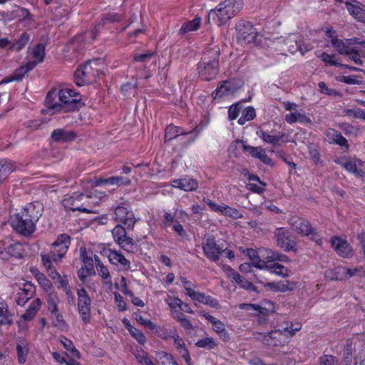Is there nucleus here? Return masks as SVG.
Returning <instances> with one entry per match:
<instances>
[{
	"mask_svg": "<svg viewBox=\"0 0 365 365\" xmlns=\"http://www.w3.org/2000/svg\"><path fill=\"white\" fill-rule=\"evenodd\" d=\"M78 93L69 88L50 91L46 98V105L52 113H67L78 110L83 106Z\"/></svg>",
	"mask_w": 365,
	"mask_h": 365,
	"instance_id": "f257e3e1",
	"label": "nucleus"
},
{
	"mask_svg": "<svg viewBox=\"0 0 365 365\" xmlns=\"http://www.w3.org/2000/svg\"><path fill=\"white\" fill-rule=\"evenodd\" d=\"M41 216L34 205L29 204L11 218V226L19 233L27 236L35 231V223Z\"/></svg>",
	"mask_w": 365,
	"mask_h": 365,
	"instance_id": "f03ea898",
	"label": "nucleus"
},
{
	"mask_svg": "<svg viewBox=\"0 0 365 365\" xmlns=\"http://www.w3.org/2000/svg\"><path fill=\"white\" fill-rule=\"evenodd\" d=\"M242 0H225L208 13L207 22L220 26L235 16L242 8Z\"/></svg>",
	"mask_w": 365,
	"mask_h": 365,
	"instance_id": "7ed1b4c3",
	"label": "nucleus"
},
{
	"mask_svg": "<svg viewBox=\"0 0 365 365\" xmlns=\"http://www.w3.org/2000/svg\"><path fill=\"white\" fill-rule=\"evenodd\" d=\"M302 328L300 324H297L294 327L293 324L287 323L285 327L281 329H275L267 334H258L262 336V339L257 337L264 344L269 346H284L288 342V339L293 336L296 331H299Z\"/></svg>",
	"mask_w": 365,
	"mask_h": 365,
	"instance_id": "20e7f679",
	"label": "nucleus"
},
{
	"mask_svg": "<svg viewBox=\"0 0 365 365\" xmlns=\"http://www.w3.org/2000/svg\"><path fill=\"white\" fill-rule=\"evenodd\" d=\"M202 245L205 256L212 261L218 260L220 255L227 249L225 242L217 243L215 237L210 235L204 236Z\"/></svg>",
	"mask_w": 365,
	"mask_h": 365,
	"instance_id": "39448f33",
	"label": "nucleus"
},
{
	"mask_svg": "<svg viewBox=\"0 0 365 365\" xmlns=\"http://www.w3.org/2000/svg\"><path fill=\"white\" fill-rule=\"evenodd\" d=\"M93 64L96 65L97 62L89 61L77 69L74 74L76 85L81 86L96 81L98 70Z\"/></svg>",
	"mask_w": 365,
	"mask_h": 365,
	"instance_id": "423d86ee",
	"label": "nucleus"
},
{
	"mask_svg": "<svg viewBox=\"0 0 365 365\" xmlns=\"http://www.w3.org/2000/svg\"><path fill=\"white\" fill-rule=\"evenodd\" d=\"M71 243V237L66 234L58 236L56 240L52 244L48 255L55 262L60 261L66 254Z\"/></svg>",
	"mask_w": 365,
	"mask_h": 365,
	"instance_id": "0eeeda50",
	"label": "nucleus"
},
{
	"mask_svg": "<svg viewBox=\"0 0 365 365\" xmlns=\"http://www.w3.org/2000/svg\"><path fill=\"white\" fill-rule=\"evenodd\" d=\"M90 198L91 197L88 195L75 192L71 196L66 197L63 200V203L66 208L70 209L73 211L78 210L86 213H91L93 212V211L85 206L87 205Z\"/></svg>",
	"mask_w": 365,
	"mask_h": 365,
	"instance_id": "6e6552de",
	"label": "nucleus"
},
{
	"mask_svg": "<svg viewBox=\"0 0 365 365\" xmlns=\"http://www.w3.org/2000/svg\"><path fill=\"white\" fill-rule=\"evenodd\" d=\"M78 302L77 307L79 314L84 324H88L91 321V299L84 288L77 291Z\"/></svg>",
	"mask_w": 365,
	"mask_h": 365,
	"instance_id": "1a4fd4ad",
	"label": "nucleus"
},
{
	"mask_svg": "<svg viewBox=\"0 0 365 365\" xmlns=\"http://www.w3.org/2000/svg\"><path fill=\"white\" fill-rule=\"evenodd\" d=\"M237 38L242 44L254 42L257 37V31L252 24L248 21H240L236 26Z\"/></svg>",
	"mask_w": 365,
	"mask_h": 365,
	"instance_id": "9d476101",
	"label": "nucleus"
},
{
	"mask_svg": "<svg viewBox=\"0 0 365 365\" xmlns=\"http://www.w3.org/2000/svg\"><path fill=\"white\" fill-rule=\"evenodd\" d=\"M115 219L117 222L123 224L128 230H133L136 222L133 211L123 206H118L115 208Z\"/></svg>",
	"mask_w": 365,
	"mask_h": 365,
	"instance_id": "9b49d317",
	"label": "nucleus"
},
{
	"mask_svg": "<svg viewBox=\"0 0 365 365\" xmlns=\"http://www.w3.org/2000/svg\"><path fill=\"white\" fill-rule=\"evenodd\" d=\"M293 231L302 235H309L314 232L309 222L299 216H292L288 220Z\"/></svg>",
	"mask_w": 365,
	"mask_h": 365,
	"instance_id": "f8f14e48",
	"label": "nucleus"
},
{
	"mask_svg": "<svg viewBox=\"0 0 365 365\" xmlns=\"http://www.w3.org/2000/svg\"><path fill=\"white\" fill-rule=\"evenodd\" d=\"M239 307L241 309L257 312V323L260 325L265 324L267 322L268 317L272 312L268 309L255 304L242 303L239 305Z\"/></svg>",
	"mask_w": 365,
	"mask_h": 365,
	"instance_id": "ddd939ff",
	"label": "nucleus"
},
{
	"mask_svg": "<svg viewBox=\"0 0 365 365\" xmlns=\"http://www.w3.org/2000/svg\"><path fill=\"white\" fill-rule=\"evenodd\" d=\"M331 247L341 257L348 258L353 255V250L346 240L339 237H334L331 240Z\"/></svg>",
	"mask_w": 365,
	"mask_h": 365,
	"instance_id": "4468645a",
	"label": "nucleus"
},
{
	"mask_svg": "<svg viewBox=\"0 0 365 365\" xmlns=\"http://www.w3.org/2000/svg\"><path fill=\"white\" fill-rule=\"evenodd\" d=\"M36 291V287L30 282L23 284L22 287H19L16 302L20 306H24L32 297Z\"/></svg>",
	"mask_w": 365,
	"mask_h": 365,
	"instance_id": "2eb2a0df",
	"label": "nucleus"
},
{
	"mask_svg": "<svg viewBox=\"0 0 365 365\" xmlns=\"http://www.w3.org/2000/svg\"><path fill=\"white\" fill-rule=\"evenodd\" d=\"M218 66L212 63L199 62L197 66V71L199 76L205 81H210L215 78L218 73Z\"/></svg>",
	"mask_w": 365,
	"mask_h": 365,
	"instance_id": "dca6fc26",
	"label": "nucleus"
},
{
	"mask_svg": "<svg viewBox=\"0 0 365 365\" xmlns=\"http://www.w3.org/2000/svg\"><path fill=\"white\" fill-rule=\"evenodd\" d=\"M277 237V245L284 249V251L294 250L295 242L291 240L288 232L283 228L277 229L275 233Z\"/></svg>",
	"mask_w": 365,
	"mask_h": 365,
	"instance_id": "f3484780",
	"label": "nucleus"
},
{
	"mask_svg": "<svg viewBox=\"0 0 365 365\" xmlns=\"http://www.w3.org/2000/svg\"><path fill=\"white\" fill-rule=\"evenodd\" d=\"M44 50L45 48L41 43L37 44L33 50V58L34 60L27 63L26 66H21L19 70L24 71V73H26L33 69L38 63L43 61L45 55Z\"/></svg>",
	"mask_w": 365,
	"mask_h": 365,
	"instance_id": "a211bd4d",
	"label": "nucleus"
},
{
	"mask_svg": "<svg viewBox=\"0 0 365 365\" xmlns=\"http://www.w3.org/2000/svg\"><path fill=\"white\" fill-rule=\"evenodd\" d=\"M220 48L216 45H211L202 54L200 63L204 64L212 63L219 65Z\"/></svg>",
	"mask_w": 365,
	"mask_h": 365,
	"instance_id": "6ab92c4d",
	"label": "nucleus"
},
{
	"mask_svg": "<svg viewBox=\"0 0 365 365\" xmlns=\"http://www.w3.org/2000/svg\"><path fill=\"white\" fill-rule=\"evenodd\" d=\"M240 87L232 81H223L215 90V98L233 94Z\"/></svg>",
	"mask_w": 365,
	"mask_h": 365,
	"instance_id": "aec40b11",
	"label": "nucleus"
},
{
	"mask_svg": "<svg viewBox=\"0 0 365 365\" xmlns=\"http://www.w3.org/2000/svg\"><path fill=\"white\" fill-rule=\"evenodd\" d=\"M343 167L349 172L353 173L358 177L365 175V166L359 159H353L343 164Z\"/></svg>",
	"mask_w": 365,
	"mask_h": 365,
	"instance_id": "412c9836",
	"label": "nucleus"
},
{
	"mask_svg": "<svg viewBox=\"0 0 365 365\" xmlns=\"http://www.w3.org/2000/svg\"><path fill=\"white\" fill-rule=\"evenodd\" d=\"M243 150L249 152L254 158L259 159L266 165H271L272 160L267 156L265 150L262 147H253L250 145H243Z\"/></svg>",
	"mask_w": 365,
	"mask_h": 365,
	"instance_id": "4be33fe9",
	"label": "nucleus"
},
{
	"mask_svg": "<svg viewBox=\"0 0 365 365\" xmlns=\"http://www.w3.org/2000/svg\"><path fill=\"white\" fill-rule=\"evenodd\" d=\"M172 185L173 187L180 188L186 192L195 190L198 187L197 182L189 178L175 180L173 181Z\"/></svg>",
	"mask_w": 365,
	"mask_h": 365,
	"instance_id": "5701e85b",
	"label": "nucleus"
},
{
	"mask_svg": "<svg viewBox=\"0 0 365 365\" xmlns=\"http://www.w3.org/2000/svg\"><path fill=\"white\" fill-rule=\"evenodd\" d=\"M243 252L249 257L254 267L260 269L267 267L266 262L262 260L259 255V248L257 250L248 248L244 250Z\"/></svg>",
	"mask_w": 365,
	"mask_h": 365,
	"instance_id": "b1692460",
	"label": "nucleus"
},
{
	"mask_svg": "<svg viewBox=\"0 0 365 365\" xmlns=\"http://www.w3.org/2000/svg\"><path fill=\"white\" fill-rule=\"evenodd\" d=\"M41 306V300L37 298L34 299L30 304L29 307L26 309L24 314L21 316V320L19 324V326L21 327V320L25 322L32 320L36 316L37 312L40 309Z\"/></svg>",
	"mask_w": 365,
	"mask_h": 365,
	"instance_id": "393cba45",
	"label": "nucleus"
},
{
	"mask_svg": "<svg viewBox=\"0 0 365 365\" xmlns=\"http://www.w3.org/2000/svg\"><path fill=\"white\" fill-rule=\"evenodd\" d=\"M345 5L351 16L358 21L365 24V5L360 7L348 1L345 2Z\"/></svg>",
	"mask_w": 365,
	"mask_h": 365,
	"instance_id": "a878e982",
	"label": "nucleus"
},
{
	"mask_svg": "<svg viewBox=\"0 0 365 365\" xmlns=\"http://www.w3.org/2000/svg\"><path fill=\"white\" fill-rule=\"evenodd\" d=\"M325 135L330 143L338 144L340 146L349 148L347 140L342 136L341 133L334 129L329 128L325 131Z\"/></svg>",
	"mask_w": 365,
	"mask_h": 365,
	"instance_id": "bb28decb",
	"label": "nucleus"
},
{
	"mask_svg": "<svg viewBox=\"0 0 365 365\" xmlns=\"http://www.w3.org/2000/svg\"><path fill=\"white\" fill-rule=\"evenodd\" d=\"M110 263L115 265L120 264L122 269L128 270L130 269V262L122 254L115 250H111L108 255Z\"/></svg>",
	"mask_w": 365,
	"mask_h": 365,
	"instance_id": "cd10ccee",
	"label": "nucleus"
},
{
	"mask_svg": "<svg viewBox=\"0 0 365 365\" xmlns=\"http://www.w3.org/2000/svg\"><path fill=\"white\" fill-rule=\"evenodd\" d=\"M76 134L72 130L65 129H56L52 132L51 138L56 142L73 140L76 138Z\"/></svg>",
	"mask_w": 365,
	"mask_h": 365,
	"instance_id": "c85d7f7f",
	"label": "nucleus"
},
{
	"mask_svg": "<svg viewBox=\"0 0 365 365\" xmlns=\"http://www.w3.org/2000/svg\"><path fill=\"white\" fill-rule=\"evenodd\" d=\"M193 297L194 300L200 303H202L217 309H220L218 301L210 295H205L204 293L199 292V294H194Z\"/></svg>",
	"mask_w": 365,
	"mask_h": 365,
	"instance_id": "c756f323",
	"label": "nucleus"
},
{
	"mask_svg": "<svg viewBox=\"0 0 365 365\" xmlns=\"http://www.w3.org/2000/svg\"><path fill=\"white\" fill-rule=\"evenodd\" d=\"M173 337L174 339V345L178 349L180 354L185 359L186 363L190 364L191 359L182 339H181L178 334L173 335Z\"/></svg>",
	"mask_w": 365,
	"mask_h": 365,
	"instance_id": "7c9ffc66",
	"label": "nucleus"
},
{
	"mask_svg": "<svg viewBox=\"0 0 365 365\" xmlns=\"http://www.w3.org/2000/svg\"><path fill=\"white\" fill-rule=\"evenodd\" d=\"M257 135L265 143L272 145L273 146H279L280 140L282 139L284 135H273L267 133L263 130L257 131Z\"/></svg>",
	"mask_w": 365,
	"mask_h": 365,
	"instance_id": "2f4dec72",
	"label": "nucleus"
},
{
	"mask_svg": "<svg viewBox=\"0 0 365 365\" xmlns=\"http://www.w3.org/2000/svg\"><path fill=\"white\" fill-rule=\"evenodd\" d=\"M14 163L8 159L0 160V180L2 182L14 170Z\"/></svg>",
	"mask_w": 365,
	"mask_h": 365,
	"instance_id": "473e14b6",
	"label": "nucleus"
},
{
	"mask_svg": "<svg viewBox=\"0 0 365 365\" xmlns=\"http://www.w3.org/2000/svg\"><path fill=\"white\" fill-rule=\"evenodd\" d=\"M12 322V316L9 311L7 304L0 299V324L9 325Z\"/></svg>",
	"mask_w": 365,
	"mask_h": 365,
	"instance_id": "72a5a7b5",
	"label": "nucleus"
},
{
	"mask_svg": "<svg viewBox=\"0 0 365 365\" xmlns=\"http://www.w3.org/2000/svg\"><path fill=\"white\" fill-rule=\"evenodd\" d=\"M230 277H232V280L238 284L242 288L247 290L256 289V287L252 282L244 279L242 276L240 275L239 273L236 272L235 271L231 270Z\"/></svg>",
	"mask_w": 365,
	"mask_h": 365,
	"instance_id": "f704fd0d",
	"label": "nucleus"
},
{
	"mask_svg": "<svg viewBox=\"0 0 365 365\" xmlns=\"http://www.w3.org/2000/svg\"><path fill=\"white\" fill-rule=\"evenodd\" d=\"M325 278L330 281H338L344 279V267H337L328 269L324 273Z\"/></svg>",
	"mask_w": 365,
	"mask_h": 365,
	"instance_id": "c9c22d12",
	"label": "nucleus"
},
{
	"mask_svg": "<svg viewBox=\"0 0 365 365\" xmlns=\"http://www.w3.org/2000/svg\"><path fill=\"white\" fill-rule=\"evenodd\" d=\"M264 269H268L272 273L282 277H287L290 274V271L288 269L279 263L267 264V267L264 268Z\"/></svg>",
	"mask_w": 365,
	"mask_h": 365,
	"instance_id": "e433bc0d",
	"label": "nucleus"
},
{
	"mask_svg": "<svg viewBox=\"0 0 365 365\" xmlns=\"http://www.w3.org/2000/svg\"><path fill=\"white\" fill-rule=\"evenodd\" d=\"M41 260L43 266L46 268L48 275L53 279H57L61 276L52 265V259L48 255H41Z\"/></svg>",
	"mask_w": 365,
	"mask_h": 365,
	"instance_id": "4c0bfd02",
	"label": "nucleus"
},
{
	"mask_svg": "<svg viewBox=\"0 0 365 365\" xmlns=\"http://www.w3.org/2000/svg\"><path fill=\"white\" fill-rule=\"evenodd\" d=\"M212 329L219 335V337L224 341H228L230 339V334L226 331L225 324L220 320H217L212 324Z\"/></svg>",
	"mask_w": 365,
	"mask_h": 365,
	"instance_id": "58836bf2",
	"label": "nucleus"
},
{
	"mask_svg": "<svg viewBox=\"0 0 365 365\" xmlns=\"http://www.w3.org/2000/svg\"><path fill=\"white\" fill-rule=\"evenodd\" d=\"M285 120L289 123H294L295 122H300V123H310L311 122L309 118H308L304 114L297 113V110L295 112L291 113L290 114L286 115Z\"/></svg>",
	"mask_w": 365,
	"mask_h": 365,
	"instance_id": "ea45409f",
	"label": "nucleus"
},
{
	"mask_svg": "<svg viewBox=\"0 0 365 365\" xmlns=\"http://www.w3.org/2000/svg\"><path fill=\"white\" fill-rule=\"evenodd\" d=\"M189 133H184L180 129L173 125H168L165 129V141L171 140L180 135H186Z\"/></svg>",
	"mask_w": 365,
	"mask_h": 365,
	"instance_id": "a19ab883",
	"label": "nucleus"
},
{
	"mask_svg": "<svg viewBox=\"0 0 365 365\" xmlns=\"http://www.w3.org/2000/svg\"><path fill=\"white\" fill-rule=\"evenodd\" d=\"M218 342L212 337H205L198 340L195 343V346L199 348H205L209 350L217 347Z\"/></svg>",
	"mask_w": 365,
	"mask_h": 365,
	"instance_id": "79ce46f5",
	"label": "nucleus"
},
{
	"mask_svg": "<svg viewBox=\"0 0 365 365\" xmlns=\"http://www.w3.org/2000/svg\"><path fill=\"white\" fill-rule=\"evenodd\" d=\"M157 360L158 365H178L176 361L174 360L172 355L165 351L158 353Z\"/></svg>",
	"mask_w": 365,
	"mask_h": 365,
	"instance_id": "37998d69",
	"label": "nucleus"
},
{
	"mask_svg": "<svg viewBox=\"0 0 365 365\" xmlns=\"http://www.w3.org/2000/svg\"><path fill=\"white\" fill-rule=\"evenodd\" d=\"M106 184L116 185L118 186H127L131 183V180L125 177L113 176L106 178L104 180Z\"/></svg>",
	"mask_w": 365,
	"mask_h": 365,
	"instance_id": "c03bdc74",
	"label": "nucleus"
},
{
	"mask_svg": "<svg viewBox=\"0 0 365 365\" xmlns=\"http://www.w3.org/2000/svg\"><path fill=\"white\" fill-rule=\"evenodd\" d=\"M117 244L122 249L129 252H134V251L137 250V245L133 240L127 235Z\"/></svg>",
	"mask_w": 365,
	"mask_h": 365,
	"instance_id": "a18cd8bd",
	"label": "nucleus"
},
{
	"mask_svg": "<svg viewBox=\"0 0 365 365\" xmlns=\"http://www.w3.org/2000/svg\"><path fill=\"white\" fill-rule=\"evenodd\" d=\"M256 116L255 110L252 107H247L243 110L242 116L238 119L240 125H244L247 121L254 119Z\"/></svg>",
	"mask_w": 365,
	"mask_h": 365,
	"instance_id": "49530a36",
	"label": "nucleus"
},
{
	"mask_svg": "<svg viewBox=\"0 0 365 365\" xmlns=\"http://www.w3.org/2000/svg\"><path fill=\"white\" fill-rule=\"evenodd\" d=\"M200 18H195L192 21L185 23L180 29V34H184L188 31L197 30L200 26Z\"/></svg>",
	"mask_w": 365,
	"mask_h": 365,
	"instance_id": "de8ad7c7",
	"label": "nucleus"
},
{
	"mask_svg": "<svg viewBox=\"0 0 365 365\" xmlns=\"http://www.w3.org/2000/svg\"><path fill=\"white\" fill-rule=\"evenodd\" d=\"M96 269L98 272V274L104 280V283L106 284L111 285V277L107 267H106L102 263L98 261V264H96Z\"/></svg>",
	"mask_w": 365,
	"mask_h": 365,
	"instance_id": "09e8293b",
	"label": "nucleus"
},
{
	"mask_svg": "<svg viewBox=\"0 0 365 365\" xmlns=\"http://www.w3.org/2000/svg\"><path fill=\"white\" fill-rule=\"evenodd\" d=\"M331 43L339 54L346 55L351 48V47L346 45L342 40L339 39L337 36L332 38Z\"/></svg>",
	"mask_w": 365,
	"mask_h": 365,
	"instance_id": "8fccbe9b",
	"label": "nucleus"
},
{
	"mask_svg": "<svg viewBox=\"0 0 365 365\" xmlns=\"http://www.w3.org/2000/svg\"><path fill=\"white\" fill-rule=\"evenodd\" d=\"M111 233L113 238L116 243H118L127 235L125 228L120 224L115 226V227L111 230Z\"/></svg>",
	"mask_w": 365,
	"mask_h": 365,
	"instance_id": "3c124183",
	"label": "nucleus"
},
{
	"mask_svg": "<svg viewBox=\"0 0 365 365\" xmlns=\"http://www.w3.org/2000/svg\"><path fill=\"white\" fill-rule=\"evenodd\" d=\"M276 252L264 247L259 248V255L262 260L265 261L267 264L269 262H274V258L276 257Z\"/></svg>",
	"mask_w": 365,
	"mask_h": 365,
	"instance_id": "603ef678",
	"label": "nucleus"
},
{
	"mask_svg": "<svg viewBox=\"0 0 365 365\" xmlns=\"http://www.w3.org/2000/svg\"><path fill=\"white\" fill-rule=\"evenodd\" d=\"M16 351L18 355V361L23 364L26 362V356L29 353V349L24 343L18 344L16 346Z\"/></svg>",
	"mask_w": 365,
	"mask_h": 365,
	"instance_id": "864d4df0",
	"label": "nucleus"
},
{
	"mask_svg": "<svg viewBox=\"0 0 365 365\" xmlns=\"http://www.w3.org/2000/svg\"><path fill=\"white\" fill-rule=\"evenodd\" d=\"M30 39L29 35L24 32L21 34L20 37L14 42V50L17 51H21L29 43Z\"/></svg>",
	"mask_w": 365,
	"mask_h": 365,
	"instance_id": "5fc2aeb1",
	"label": "nucleus"
},
{
	"mask_svg": "<svg viewBox=\"0 0 365 365\" xmlns=\"http://www.w3.org/2000/svg\"><path fill=\"white\" fill-rule=\"evenodd\" d=\"M61 342L62 343L63 346L66 349L71 351L73 357H75L76 359L80 358L81 355L79 351L75 348L71 340L67 339L66 338L64 337L63 339L61 341Z\"/></svg>",
	"mask_w": 365,
	"mask_h": 365,
	"instance_id": "6e6d98bb",
	"label": "nucleus"
},
{
	"mask_svg": "<svg viewBox=\"0 0 365 365\" xmlns=\"http://www.w3.org/2000/svg\"><path fill=\"white\" fill-rule=\"evenodd\" d=\"M340 127L346 135L356 137L359 133V128L349 123H343Z\"/></svg>",
	"mask_w": 365,
	"mask_h": 365,
	"instance_id": "4d7b16f0",
	"label": "nucleus"
},
{
	"mask_svg": "<svg viewBox=\"0 0 365 365\" xmlns=\"http://www.w3.org/2000/svg\"><path fill=\"white\" fill-rule=\"evenodd\" d=\"M58 299L56 295L50 294L48 298V309L51 314L56 313L58 312Z\"/></svg>",
	"mask_w": 365,
	"mask_h": 365,
	"instance_id": "13d9d810",
	"label": "nucleus"
},
{
	"mask_svg": "<svg viewBox=\"0 0 365 365\" xmlns=\"http://www.w3.org/2000/svg\"><path fill=\"white\" fill-rule=\"evenodd\" d=\"M320 93L329 96H339V92L336 90L329 88L324 82H319L318 83Z\"/></svg>",
	"mask_w": 365,
	"mask_h": 365,
	"instance_id": "bf43d9fd",
	"label": "nucleus"
},
{
	"mask_svg": "<svg viewBox=\"0 0 365 365\" xmlns=\"http://www.w3.org/2000/svg\"><path fill=\"white\" fill-rule=\"evenodd\" d=\"M129 331L130 334L135 337L139 343L141 344H144L146 338L140 330L135 328L134 327H130V328H129Z\"/></svg>",
	"mask_w": 365,
	"mask_h": 365,
	"instance_id": "052dcab7",
	"label": "nucleus"
},
{
	"mask_svg": "<svg viewBox=\"0 0 365 365\" xmlns=\"http://www.w3.org/2000/svg\"><path fill=\"white\" fill-rule=\"evenodd\" d=\"M338 359L331 355H324L320 358L319 365H337Z\"/></svg>",
	"mask_w": 365,
	"mask_h": 365,
	"instance_id": "680f3d73",
	"label": "nucleus"
},
{
	"mask_svg": "<svg viewBox=\"0 0 365 365\" xmlns=\"http://www.w3.org/2000/svg\"><path fill=\"white\" fill-rule=\"evenodd\" d=\"M348 52L349 53H346V55L349 56L351 60H352L357 65H363V62L360 58V55L358 51L351 48Z\"/></svg>",
	"mask_w": 365,
	"mask_h": 365,
	"instance_id": "e2e57ef3",
	"label": "nucleus"
},
{
	"mask_svg": "<svg viewBox=\"0 0 365 365\" xmlns=\"http://www.w3.org/2000/svg\"><path fill=\"white\" fill-rule=\"evenodd\" d=\"M339 81L347 84H361V81L358 79L356 76H342L339 77Z\"/></svg>",
	"mask_w": 365,
	"mask_h": 365,
	"instance_id": "0e129e2a",
	"label": "nucleus"
},
{
	"mask_svg": "<svg viewBox=\"0 0 365 365\" xmlns=\"http://www.w3.org/2000/svg\"><path fill=\"white\" fill-rule=\"evenodd\" d=\"M97 26H95L91 31H86L83 34L84 41L86 42H91L96 39L98 35Z\"/></svg>",
	"mask_w": 365,
	"mask_h": 365,
	"instance_id": "69168bd1",
	"label": "nucleus"
},
{
	"mask_svg": "<svg viewBox=\"0 0 365 365\" xmlns=\"http://www.w3.org/2000/svg\"><path fill=\"white\" fill-rule=\"evenodd\" d=\"M241 106L240 104H235L230 107L228 110L229 118L231 120L235 119L241 111Z\"/></svg>",
	"mask_w": 365,
	"mask_h": 365,
	"instance_id": "338daca9",
	"label": "nucleus"
},
{
	"mask_svg": "<svg viewBox=\"0 0 365 365\" xmlns=\"http://www.w3.org/2000/svg\"><path fill=\"white\" fill-rule=\"evenodd\" d=\"M135 319L139 324L144 325L145 327H147L151 330H154L156 329V325L154 323H153L150 320L145 319L140 315L136 317Z\"/></svg>",
	"mask_w": 365,
	"mask_h": 365,
	"instance_id": "774afa93",
	"label": "nucleus"
}]
</instances>
